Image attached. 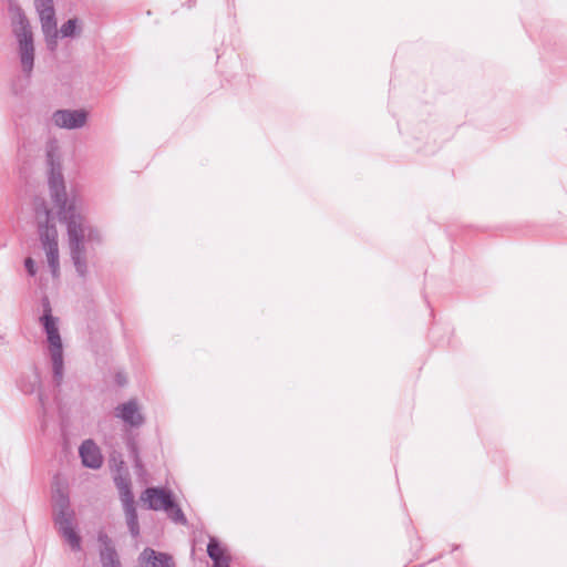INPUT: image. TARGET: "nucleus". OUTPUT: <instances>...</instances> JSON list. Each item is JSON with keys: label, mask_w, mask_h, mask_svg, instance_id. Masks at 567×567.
Masks as SVG:
<instances>
[{"label": "nucleus", "mask_w": 567, "mask_h": 567, "mask_svg": "<svg viewBox=\"0 0 567 567\" xmlns=\"http://www.w3.org/2000/svg\"><path fill=\"white\" fill-rule=\"evenodd\" d=\"M42 32L44 34L48 48L53 51L58 44V28L55 20V11L54 8H47L38 11Z\"/></svg>", "instance_id": "10"}, {"label": "nucleus", "mask_w": 567, "mask_h": 567, "mask_svg": "<svg viewBox=\"0 0 567 567\" xmlns=\"http://www.w3.org/2000/svg\"><path fill=\"white\" fill-rule=\"evenodd\" d=\"M116 383L123 386L126 383V378L122 373L116 374Z\"/></svg>", "instance_id": "27"}, {"label": "nucleus", "mask_w": 567, "mask_h": 567, "mask_svg": "<svg viewBox=\"0 0 567 567\" xmlns=\"http://www.w3.org/2000/svg\"><path fill=\"white\" fill-rule=\"evenodd\" d=\"M102 567H122L116 549L99 550Z\"/></svg>", "instance_id": "20"}, {"label": "nucleus", "mask_w": 567, "mask_h": 567, "mask_svg": "<svg viewBox=\"0 0 567 567\" xmlns=\"http://www.w3.org/2000/svg\"><path fill=\"white\" fill-rule=\"evenodd\" d=\"M35 212L39 238L43 249L47 251L48 265L51 272L55 277L59 275L60 269L55 218L51 209L47 207L45 203H42L40 207H37Z\"/></svg>", "instance_id": "2"}, {"label": "nucleus", "mask_w": 567, "mask_h": 567, "mask_svg": "<svg viewBox=\"0 0 567 567\" xmlns=\"http://www.w3.org/2000/svg\"><path fill=\"white\" fill-rule=\"evenodd\" d=\"M128 457L133 462L135 470L142 471L144 468L142 458L140 456L138 444L134 436H128L125 442Z\"/></svg>", "instance_id": "18"}, {"label": "nucleus", "mask_w": 567, "mask_h": 567, "mask_svg": "<svg viewBox=\"0 0 567 567\" xmlns=\"http://www.w3.org/2000/svg\"><path fill=\"white\" fill-rule=\"evenodd\" d=\"M79 224H80V229L82 230V235L84 236L85 241L97 244V245L102 244L103 238H102L100 230L96 227L86 224L85 218L80 213H79Z\"/></svg>", "instance_id": "16"}, {"label": "nucleus", "mask_w": 567, "mask_h": 567, "mask_svg": "<svg viewBox=\"0 0 567 567\" xmlns=\"http://www.w3.org/2000/svg\"><path fill=\"white\" fill-rule=\"evenodd\" d=\"M141 567H176L172 555L145 547L138 555Z\"/></svg>", "instance_id": "11"}, {"label": "nucleus", "mask_w": 567, "mask_h": 567, "mask_svg": "<svg viewBox=\"0 0 567 567\" xmlns=\"http://www.w3.org/2000/svg\"><path fill=\"white\" fill-rule=\"evenodd\" d=\"M79 20L76 18L69 19L64 22L58 33L60 32L62 38H74L80 33Z\"/></svg>", "instance_id": "21"}, {"label": "nucleus", "mask_w": 567, "mask_h": 567, "mask_svg": "<svg viewBox=\"0 0 567 567\" xmlns=\"http://www.w3.org/2000/svg\"><path fill=\"white\" fill-rule=\"evenodd\" d=\"M52 522L59 535L68 543L71 550L74 553L80 551L82 549V537L78 532L74 508L52 515Z\"/></svg>", "instance_id": "4"}, {"label": "nucleus", "mask_w": 567, "mask_h": 567, "mask_svg": "<svg viewBox=\"0 0 567 567\" xmlns=\"http://www.w3.org/2000/svg\"><path fill=\"white\" fill-rule=\"evenodd\" d=\"M97 542L101 545L100 550L116 549L111 537L103 530L97 533Z\"/></svg>", "instance_id": "24"}, {"label": "nucleus", "mask_w": 567, "mask_h": 567, "mask_svg": "<svg viewBox=\"0 0 567 567\" xmlns=\"http://www.w3.org/2000/svg\"><path fill=\"white\" fill-rule=\"evenodd\" d=\"M117 485L121 489L123 507L135 505L134 495L131 489L130 483H127L121 478L120 483Z\"/></svg>", "instance_id": "22"}, {"label": "nucleus", "mask_w": 567, "mask_h": 567, "mask_svg": "<svg viewBox=\"0 0 567 567\" xmlns=\"http://www.w3.org/2000/svg\"><path fill=\"white\" fill-rule=\"evenodd\" d=\"M52 515L73 509L68 485L61 484L55 477L51 493Z\"/></svg>", "instance_id": "13"}, {"label": "nucleus", "mask_w": 567, "mask_h": 567, "mask_svg": "<svg viewBox=\"0 0 567 567\" xmlns=\"http://www.w3.org/2000/svg\"><path fill=\"white\" fill-rule=\"evenodd\" d=\"M18 389L27 395L37 393L40 414L44 417L47 414L48 396L41 389V375L39 369L33 365L31 373H22L17 381Z\"/></svg>", "instance_id": "5"}, {"label": "nucleus", "mask_w": 567, "mask_h": 567, "mask_svg": "<svg viewBox=\"0 0 567 567\" xmlns=\"http://www.w3.org/2000/svg\"><path fill=\"white\" fill-rule=\"evenodd\" d=\"M37 11L53 7V0H34Z\"/></svg>", "instance_id": "26"}, {"label": "nucleus", "mask_w": 567, "mask_h": 567, "mask_svg": "<svg viewBox=\"0 0 567 567\" xmlns=\"http://www.w3.org/2000/svg\"><path fill=\"white\" fill-rule=\"evenodd\" d=\"M126 525L128 528V532L133 538H138L141 535L140 529V523H138V516L135 505L123 507Z\"/></svg>", "instance_id": "17"}, {"label": "nucleus", "mask_w": 567, "mask_h": 567, "mask_svg": "<svg viewBox=\"0 0 567 567\" xmlns=\"http://www.w3.org/2000/svg\"><path fill=\"white\" fill-rule=\"evenodd\" d=\"M86 117L84 110H58L52 115V122L58 127L74 130L84 126Z\"/></svg>", "instance_id": "8"}, {"label": "nucleus", "mask_w": 567, "mask_h": 567, "mask_svg": "<svg viewBox=\"0 0 567 567\" xmlns=\"http://www.w3.org/2000/svg\"><path fill=\"white\" fill-rule=\"evenodd\" d=\"M79 455L83 466L99 470L103 464V456L96 443L89 439L82 442L79 447Z\"/></svg>", "instance_id": "12"}, {"label": "nucleus", "mask_w": 567, "mask_h": 567, "mask_svg": "<svg viewBox=\"0 0 567 567\" xmlns=\"http://www.w3.org/2000/svg\"><path fill=\"white\" fill-rule=\"evenodd\" d=\"M14 34L22 72L30 78L34 66V42L30 25L22 16H20L19 27L14 29Z\"/></svg>", "instance_id": "3"}, {"label": "nucleus", "mask_w": 567, "mask_h": 567, "mask_svg": "<svg viewBox=\"0 0 567 567\" xmlns=\"http://www.w3.org/2000/svg\"><path fill=\"white\" fill-rule=\"evenodd\" d=\"M207 555L213 560L212 567H229L230 557L217 537H209L207 544Z\"/></svg>", "instance_id": "14"}, {"label": "nucleus", "mask_w": 567, "mask_h": 567, "mask_svg": "<svg viewBox=\"0 0 567 567\" xmlns=\"http://www.w3.org/2000/svg\"><path fill=\"white\" fill-rule=\"evenodd\" d=\"M24 268L29 276L33 277L37 274V265L35 261L31 257H27L24 259Z\"/></svg>", "instance_id": "25"}, {"label": "nucleus", "mask_w": 567, "mask_h": 567, "mask_svg": "<svg viewBox=\"0 0 567 567\" xmlns=\"http://www.w3.org/2000/svg\"><path fill=\"white\" fill-rule=\"evenodd\" d=\"M115 416L131 427H140L145 423V416L140 411L136 399L120 403L115 408Z\"/></svg>", "instance_id": "9"}, {"label": "nucleus", "mask_w": 567, "mask_h": 567, "mask_svg": "<svg viewBox=\"0 0 567 567\" xmlns=\"http://www.w3.org/2000/svg\"><path fill=\"white\" fill-rule=\"evenodd\" d=\"M142 501L147 509L165 511L174 499L173 492L167 487H147L142 494Z\"/></svg>", "instance_id": "7"}, {"label": "nucleus", "mask_w": 567, "mask_h": 567, "mask_svg": "<svg viewBox=\"0 0 567 567\" xmlns=\"http://www.w3.org/2000/svg\"><path fill=\"white\" fill-rule=\"evenodd\" d=\"M71 260L79 277L85 279L87 275L86 257H71Z\"/></svg>", "instance_id": "23"}, {"label": "nucleus", "mask_w": 567, "mask_h": 567, "mask_svg": "<svg viewBox=\"0 0 567 567\" xmlns=\"http://www.w3.org/2000/svg\"><path fill=\"white\" fill-rule=\"evenodd\" d=\"M164 512L174 523L183 526L187 525L188 520L181 506L176 503L175 498L169 503V506H167V509Z\"/></svg>", "instance_id": "19"}, {"label": "nucleus", "mask_w": 567, "mask_h": 567, "mask_svg": "<svg viewBox=\"0 0 567 567\" xmlns=\"http://www.w3.org/2000/svg\"><path fill=\"white\" fill-rule=\"evenodd\" d=\"M41 307L42 315L40 316L39 321L47 334L49 348L62 346V339L58 327L59 319L53 316L51 302L47 295H43L41 298Z\"/></svg>", "instance_id": "6"}, {"label": "nucleus", "mask_w": 567, "mask_h": 567, "mask_svg": "<svg viewBox=\"0 0 567 567\" xmlns=\"http://www.w3.org/2000/svg\"><path fill=\"white\" fill-rule=\"evenodd\" d=\"M49 352L52 362V381L55 388H60L64 373L63 344L49 348Z\"/></svg>", "instance_id": "15"}, {"label": "nucleus", "mask_w": 567, "mask_h": 567, "mask_svg": "<svg viewBox=\"0 0 567 567\" xmlns=\"http://www.w3.org/2000/svg\"><path fill=\"white\" fill-rule=\"evenodd\" d=\"M45 156L49 193L60 221L66 225L70 256L86 257L85 240L79 224V197L73 190L66 192L59 144H48Z\"/></svg>", "instance_id": "1"}]
</instances>
